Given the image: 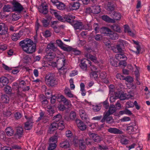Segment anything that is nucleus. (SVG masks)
I'll use <instances>...</instances> for the list:
<instances>
[{
  "instance_id": "nucleus-1",
  "label": "nucleus",
  "mask_w": 150,
  "mask_h": 150,
  "mask_svg": "<svg viewBox=\"0 0 150 150\" xmlns=\"http://www.w3.org/2000/svg\"><path fill=\"white\" fill-rule=\"evenodd\" d=\"M19 45L23 50L27 54H31L35 51V44L30 39L26 38L21 41L19 42Z\"/></svg>"
},
{
  "instance_id": "nucleus-2",
  "label": "nucleus",
  "mask_w": 150,
  "mask_h": 150,
  "mask_svg": "<svg viewBox=\"0 0 150 150\" xmlns=\"http://www.w3.org/2000/svg\"><path fill=\"white\" fill-rule=\"evenodd\" d=\"M45 82L49 86L54 87L56 86L58 82L53 74L46 75L45 77Z\"/></svg>"
},
{
  "instance_id": "nucleus-3",
  "label": "nucleus",
  "mask_w": 150,
  "mask_h": 150,
  "mask_svg": "<svg viewBox=\"0 0 150 150\" xmlns=\"http://www.w3.org/2000/svg\"><path fill=\"white\" fill-rule=\"evenodd\" d=\"M112 114V105L110 104L108 110L107 111H105L104 112L103 117L100 122L102 123H104L106 121L107 122L109 123L112 119V117L109 116Z\"/></svg>"
},
{
  "instance_id": "nucleus-4",
  "label": "nucleus",
  "mask_w": 150,
  "mask_h": 150,
  "mask_svg": "<svg viewBox=\"0 0 150 150\" xmlns=\"http://www.w3.org/2000/svg\"><path fill=\"white\" fill-rule=\"evenodd\" d=\"M114 96L115 97L113 98V99H116L119 98L121 100L128 99L132 97V96L131 95L127 94L122 91H120L118 92H115Z\"/></svg>"
},
{
  "instance_id": "nucleus-5",
  "label": "nucleus",
  "mask_w": 150,
  "mask_h": 150,
  "mask_svg": "<svg viewBox=\"0 0 150 150\" xmlns=\"http://www.w3.org/2000/svg\"><path fill=\"white\" fill-rule=\"evenodd\" d=\"M54 47V45L53 43H50L47 46V49H48L47 52V55L46 56V58L48 59H53L56 58L57 59V57H56V55L54 52H50L49 51V50H53Z\"/></svg>"
},
{
  "instance_id": "nucleus-6",
  "label": "nucleus",
  "mask_w": 150,
  "mask_h": 150,
  "mask_svg": "<svg viewBox=\"0 0 150 150\" xmlns=\"http://www.w3.org/2000/svg\"><path fill=\"white\" fill-rule=\"evenodd\" d=\"M65 59L64 58H60L57 59L56 66L59 70H63L65 69V65L66 64Z\"/></svg>"
},
{
  "instance_id": "nucleus-7",
  "label": "nucleus",
  "mask_w": 150,
  "mask_h": 150,
  "mask_svg": "<svg viewBox=\"0 0 150 150\" xmlns=\"http://www.w3.org/2000/svg\"><path fill=\"white\" fill-rule=\"evenodd\" d=\"M13 5V11L20 12L23 9V7L18 2L14 1L12 2Z\"/></svg>"
},
{
  "instance_id": "nucleus-8",
  "label": "nucleus",
  "mask_w": 150,
  "mask_h": 150,
  "mask_svg": "<svg viewBox=\"0 0 150 150\" xmlns=\"http://www.w3.org/2000/svg\"><path fill=\"white\" fill-rule=\"evenodd\" d=\"M71 25L74 27L75 30H82V22L76 20L73 21Z\"/></svg>"
},
{
  "instance_id": "nucleus-9",
  "label": "nucleus",
  "mask_w": 150,
  "mask_h": 150,
  "mask_svg": "<svg viewBox=\"0 0 150 150\" xmlns=\"http://www.w3.org/2000/svg\"><path fill=\"white\" fill-rule=\"evenodd\" d=\"M88 134L90 137L95 142L98 143L101 140V137L95 133L90 132L88 133Z\"/></svg>"
},
{
  "instance_id": "nucleus-10",
  "label": "nucleus",
  "mask_w": 150,
  "mask_h": 150,
  "mask_svg": "<svg viewBox=\"0 0 150 150\" xmlns=\"http://www.w3.org/2000/svg\"><path fill=\"white\" fill-rule=\"evenodd\" d=\"M91 62L87 59H83L81 61L79 66L83 70H86L87 69V64H90Z\"/></svg>"
},
{
  "instance_id": "nucleus-11",
  "label": "nucleus",
  "mask_w": 150,
  "mask_h": 150,
  "mask_svg": "<svg viewBox=\"0 0 150 150\" xmlns=\"http://www.w3.org/2000/svg\"><path fill=\"white\" fill-rule=\"evenodd\" d=\"M69 139H65L62 141L59 144V146L62 148L67 149L70 147Z\"/></svg>"
},
{
  "instance_id": "nucleus-12",
  "label": "nucleus",
  "mask_w": 150,
  "mask_h": 150,
  "mask_svg": "<svg viewBox=\"0 0 150 150\" xmlns=\"http://www.w3.org/2000/svg\"><path fill=\"white\" fill-rule=\"evenodd\" d=\"M8 28L5 24L0 23V35H6L7 34Z\"/></svg>"
},
{
  "instance_id": "nucleus-13",
  "label": "nucleus",
  "mask_w": 150,
  "mask_h": 150,
  "mask_svg": "<svg viewBox=\"0 0 150 150\" xmlns=\"http://www.w3.org/2000/svg\"><path fill=\"white\" fill-rule=\"evenodd\" d=\"M76 122L78 127L81 130L83 131L86 128V126L81 120L77 119Z\"/></svg>"
},
{
  "instance_id": "nucleus-14",
  "label": "nucleus",
  "mask_w": 150,
  "mask_h": 150,
  "mask_svg": "<svg viewBox=\"0 0 150 150\" xmlns=\"http://www.w3.org/2000/svg\"><path fill=\"white\" fill-rule=\"evenodd\" d=\"M80 4L79 1L71 3L69 4V7L71 10H76L79 8Z\"/></svg>"
},
{
  "instance_id": "nucleus-15",
  "label": "nucleus",
  "mask_w": 150,
  "mask_h": 150,
  "mask_svg": "<svg viewBox=\"0 0 150 150\" xmlns=\"http://www.w3.org/2000/svg\"><path fill=\"white\" fill-rule=\"evenodd\" d=\"M61 100V101L64 104L68 106V107H70L71 106V101L65 98L64 96L62 95H60L59 97H58Z\"/></svg>"
},
{
  "instance_id": "nucleus-16",
  "label": "nucleus",
  "mask_w": 150,
  "mask_h": 150,
  "mask_svg": "<svg viewBox=\"0 0 150 150\" xmlns=\"http://www.w3.org/2000/svg\"><path fill=\"white\" fill-rule=\"evenodd\" d=\"M33 123V120L32 119L29 118L25 123V129L27 130L30 129L32 127Z\"/></svg>"
},
{
  "instance_id": "nucleus-17",
  "label": "nucleus",
  "mask_w": 150,
  "mask_h": 150,
  "mask_svg": "<svg viewBox=\"0 0 150 150\" xmlns=\"http://www.w3.org/2000/svg\"><path fill=\"white\" fill-rule=\"evenodd\" d=\"M121 14L118 12L113 11V24L120 20Z\"/></svg>"
},
{
  "instance_id": "nucleus-18",
  "label": "nucleus",
  "mask_w": 150,
  "mask_h": 150,
  "mask_svg": "<svg viewBox=\"0 0 150 150\" xmlns=\"http://www.w3.org/2000/svg\"><path fill=\"white\" fill-rule=\"evenodd\" d=\"M41 6L42 8H39V11L44 14H47L48 12V11L47 8H46L47 7V5H45L44 3H42L41 4Z\"/></svg>"
},
{
  "instance_id": "nucleus-19",
  "label": "nucleus",
  "mask_w": 150,
  "mask_h": 150,
  "mask_svg": "<svg viewBox=\"0 0 150 150\" xmlns=\"http://www.w3.org/2000/svg\"><path fill=\"white\" fill-rule=\"evenodd\" d=\"M9 83L8 79L5 77H2L0 78V85L3 86H6Z\"/></svg>"
},
{
  "instance_id": "nucleus-20",
  "label": "nucleus",
  "mask_w": 150,
  "mask_h": 150,
  "mask_svg": "<svg viewBox=\"0 0 150 150\" xmlns=\"http://www.w3.org/2000/svg\"><path fill=\"white\" fill-rule=\"evenodd\" d=\"M117 32V33H120L121 30L120 26L118 22L113 24V31Z\"/></svg>"
},
{
  "instance_id": "nucleus-21",
  "label": "nucleus",
  "mask_w": 150,
  "mask_h": 150,
  "mask_svg": "<svg viewBox=\"0 0 150 150\" xmlns=\"http://www.w3.org/2000/svg\"><path fill=\"white\" fill-rule=\"evenodd\" d=\"M22 33V32L21 31L18 33H14L11 37L13 41H16L21 36Z\"/></svg>"
},
{
  "instance_id": "nucleus-22",
  "label": "nucleus",
  "mask_w": 150,
  "mask_h": 150,
  "mask_svg": "<svg viewBox=\"0 0 150 150\" xmlns=\"http://www.w3.org/2000/svg\"><path fill=\"white\" fill-rule=\"evenodd\" d=\"M3 10L4 12H11L13 11V8L11 5H5L3 8Z\"/></svg>"
},
{
  "instance_id": "nucleus-23",
  "label": "nucleus",
  "mask_w": 150,
  "mask_h": 150,
  "mask_svg": "<svg viewBox=\"0 0 150 150\" xmlns=\"http://www.w3.org/2000/svg\"><path fill=\"white\" fill-rule=\"evenodd\" d=\"M101 29L103 31V33L104 34H106V35L110 36V35H111V33L112 31L108 28L103 27Z\"/></svg>"
},
{
  "instance_id": "nucleus-24",
  "label": "nucleus",
  "mask_w": 150,
  "mask_h": 150,
  "mask_svg": "<svg viewBox=\"0 0 150 150\" xmlns=\"http://www.w3.org/2000/svg\"><path fill=\"white\" fill-rule=\"evenodd\" d=\"M119 54H117L115 56V58L116 59L120 61L121 59H124L125 60L127 59V57L126 55L122 53H120Z\"/></svg>"
},
{
  "instance_id": "nucleus-25",
  "label": "nucleus",
  "mask_w": 150,
  "mask_h": 150,
  "mask_svg": "<svg viewBox=\"0 0 150 150\" xmlns=\"http://www.w3.org/2000/svg\"><path fill=\"white\" fill-rule=\"evenodd\" d=\"M23 132V129L22 127H16V135H17L18 137H22Z\"/></svg>"
},
{
  "instance_id": "nucleus-26",
  "label": "nucleus",
  "mask_w": 150,
  "mask_h": 150,
  "mask_svg": "<svg viewBox=\"0 0 150 150\" xmlns=\"http://www.w3.org/2000/svg\"><path fill=\"white\" fill-rule=\"evenodd\" d=\"M7 135L8 136H11L13 135L14 133L13 130L10 127H7L5 129Z\"/></svg>"
},
{
  "instance_id": "nucleus-27",
  "label": "nucleus",
  "mask_w": 150,
  "mask_h": 150,
  "mask_svg": "<svg viewBox=\"0 0 150 150\" xmlns=\"http://www.w3.org/2000/svg\"><path fill=\"white\" fill-rule=\"evenodd\" d=\"M57 8L60 10H63L65 9L66 6L63 3L59 1L56 5Z\"/></svg>"
},
{
  "instance_id": "nucleus-28",
  "label": "nucleus",
  "mask_w": 150,
  "mask_h": 150,
  "mask_svg": "<svg viewBox=\"0 0 150 150\" xmlns=\"http://www.w3.org/2000/svg\"><path fill=\"white\" fill-rule=\"evenodd\" d=\"M101 11L100 6H95L93 7L92 13L95 14H98Z\"/></svg>"
},
{
  "instance_id": "nucleus-29",
  "label": "nucleus",
  "mask_w": 150,
  "mask_h": 150,
  "mask_svg": "<svg viewBox=\"0 0 150 150\" xmlns=\"http://www.w3.org/2000/svg\"><path fill=\"white\" fill-rule=\"evenodd\" d=\"M105 9L109 11V13H110L112 10V4L111 2H108L106 5H105Z\"/></svg>"
},
{
  "instance_id": "nucleus-30",
  "label": "nucleus",
  "mask_w": 150,
  "mask_h": 150,
  "mask_svg": "<svg viewBox=\"0 0 150 150\" xmlns=\"http://www.w3.org/2000/svg\"><path fill=\"white\" fill-rule=\"evenodd\" d=\"M79 112L80 116L82 120H84L86 119V113L83 110H80Z\"/></svg>"
},
{
  "instance_id": "nucleus-31",
  "label": "nucleus",
  "mask_w": 150,
  "mask_h": 150,
  "mask_svg": "<svg viewBox=\"0 0 150 150\" xmlns=\"http://www.w3.org/2000/svg\"><path fill=\"white\" fill-rule=\"evenodd\" d=\"M64 93L69 98H72L74 97L73 95L71 93L70 89L68 88H66L64 90Z\"/></svg>"
},
{
  "instance_id": "nucleus-32",
  "label": "nucleus",
  "mask_w": 150,
  "mask_h": 150,
  "mask_svg": "<svg viewBox=\"0 0 150 150\" xmlns=\"http://www.w3.org/2000/svg\"><path fill=\"white\" fill-rule=\"evenodd\" d=\"M102 19L106 22L108 23H112V19L110 18L107 15H103L102 16Z\"/></svg>"
},
{
  "instance_id": "nucleus-33",
  "label": "nucleus",
  "mask_w": 150,
  "mask_h": 150,
  "mask_svg": "<svg viewBox=\"0 0 150 150\" xmlns=\"http://www.w3.org/2000/svg\"><path fill=\"white\" fill-rule=\"evenodd\" d=\"M57 122H53L50 126V129L51 131H53L58 128Z\"/></svg>"
},
{
  "instance_id": "nucleus-34",
  "label": "nucleus",
  "mask_w": 150,
  "mask_h": 150,
  "mask_svg": "<svg viewBox=\"0 0 150 150\" xmlns=\"http://www.w3.org/2000/svg\"><path fill=\"white\" fill-rule=\"evenodd\" d=\"M59 137L58 134H56L54 136L51 137L50 139V142H54L56 143L57 142L58 138Z\"/></svg>"
},
{
  "instance_id": "nucleus-35",
  "label": "nucleus",
  "mask_w": 150,
  "mask_h": 150,
  "mask_svg": "<svg viewBox=\"0 0 150 150\" xmlns=\"http://www.w3.org/2000/svg\"><path fill=\"white\" fill-rule=\"evenodd\" d=\"M85 56L87 58V59H90L91 60L95 61L96 60V58L90 54L89 53H86L85 54Z\"/></svg>"
},
{
  "instance_id": "nucleus-36",
  "label": "nucleus",
  "mask_w": 150,
  "mask_h": 150,
  "mask_svg": "<svg viewBox=\"0 0 150 150\" xmlns=\"http://www.w3.org/2000/svg\"><path fill=\"white\" fill-rule=\"evenodd\" d=\"M19 83L18 85V88L19 89L20 88L23 89L24 87L26 85V83L25 81L22 80L21 81H19Z\"/></svg>"
},
{
  "instance_id": "nucleus-37",
  "label": "nucleus",
  "mask_w": 150,
  "mask_h": 150,
  "mask_svg": "<svg viewBox=\"0 0 150 150\" xmlns=\"http://www.w3.org/2000/svg\"><path fill=\"white\" fill-rule=\"evenodd\" d=\"M79 141L80 142L79 144L80 149L81 150L85 149H86V146L84 144L83 140L81 139L79 140Z\"/></svg>"
},
{
  "instance_id": "nucleus-38",
  "label": "nucleus",
  "mask_w": 150,
  "mask_h": 150,
  "mask_svg": "<svg viewBox=\"0 0 150 150\" xmlns=\"http://www.w3.org/2000/svg\"><path fill=\"white\" fill-rule=\"evenodd\" d=\"M120 114L122 115L123 114H126L128 115H131L132 113L130 111L127 109H126L125 110H122L120 112Z\"/></svg>"
},
{
  "instance_id": "nucleus-39",
  "label": "nucleus",
  "mask_w": 150,
  "mask_h": 150,
  "mask_svg": "<svg viewBox=\"0 0 150 150\" xmlns=\"http://www.w3.org/2000/svg\"><path fill=\"white\" fill-rule=\"evenodd\" d=\"M125 60L121 61L119 62L118 64H117V63L116 64H113V66H114L115 67H117L118 65L122 66L123 67H125L127 65V63L125 61Z\"/></svg>"
},
{
  "instance_id": "nucleus-40",
  "label": "nucleus",
  "mask_w": 150,
  "mask_h": 150,
  "mask_svg": "<svg viewBox=\"0 0 150 150\" xmlns=\"http://www.w3.org/2000/svg\"><path fill=\"white\" fill-rule=\"evenodd\" d=\"M109 96H110V100L111 102L112 100V85H110L109 86Z\"/></svg>"
},
{
  "instance_id": "nucleus-41",
  "label": "nucleus",
  "mask_w": 150,
  "mask_h": 150,
  "mask_svg": "<svg viewBox=\"0 0 150 150\" xmlns=\"http://www.w3.org/2000/svg\"><path fill=\"white\" fill-rule=\"evenodd\" d=\"M1 99L3 102L8 103L9 101V97L6 95H2L1 97Z\"/></svg>"
},
{
  "instance_id": "nucleus-42",
  "label": "nucleus",
  "mask_w": 150,
  "mask_h": 150,
  "mask_svg": "<svg viewBox=\"0 0 150 150\" xmlns=\"http://www.w3.org/2000/svg\"><path fill=\"white\" fill-rule=\"evenodd\" d=\"M69 117L70 120H74L76 117V112L73 111H71L70 113Z\"/></svg>"
},
{
  "instance_id": "nucleus-43",
  "label": "nucleus",
  "mask_w": 150,
  "mask_h": 150,
  "mask_svg": "<svg viewBox=\"0 0 150 150\" xmlns=\"http://www.w3.org/2000/svg\"><path fill=\"white\" fill-rule=\"evenodd\" d=\"M40 116L38 118L36 121L37 122H38L41 120H42L43 119H44L45 118V117L46 116L45 115V113L41 111L40 113Z\"/></svg>"
},
{
  "instance_id": "nucleus-44",
  "label": "nucleus",
  "mask_w": 150,
  "mask_h": 150,
  "mask_svg": "<svg viewBox=\"0 0 150 150\" xmlns=\"http://www.w3.org/2000/svg\"><path fill=\"white\" fill-rule=\"evenodd\" d=\"M56 146L57 145L55 142H54L53 143H50L48 147V150H53L56 148Z\"/></svg>"
},
{
  "instance_id": "nucleus-45",
  "label": "nucleus",
  "mask_w": 150,
  "mask_h": 150,
  "mask_svg": "<svg viewBox=\"0 0 150 150\" xmlns=\"http://www.w3.org/2000/svg\"><path fill=\"white\" fill-rule=\"evenodd\" d=\"M58 128L60 130H62L64 128V122L63 121H61L57 123Z\"/></svg>"
},
{
  "instance_id": "nucleus-46",
  "label": "nucleus",
  "mask_w": 150,
  "mask_h": 150,
  "mask_svg": "<svg viewBox=\"0 0 150 150\" xmlns=\"http://www.w3.org/2000/svg\"><path fill=\"white\" fill-rule=\"evenodd\" d=\"M91 26L90 24H88L83 25L82 23V30L84 29L88 30H91Z\"/></svg>"
},
{
  "instance_id": "nucleus-47",
  "label": "nucleus",
  "mask_w": 150,
  "mask_h": 150,
  "mask_svg": "<svg viewBox=\"0 0 150 150\" xmlns=\"http://www.w3.org/2000/svg\"><path fill=\"white\" fill-rule=\"evenodd\" d=\"M94 38L95 40L97 41H100L102 39V36L101 34H96L95 36H94Z\"/></svg>"
},
{
  "instance_id": "nucleus-48",
  "label": "nucleus",
  "mask_w": 150,
  "mask_h": 150,
  "mask_svg": "<svg viewBox=\"0 0 150 150\" xmlns=\"http://www.w3.org/2000/svg\"><path fill=\"white\" fill-rule=\"evenodd\" d=\"M56 42L58 45L62 49L64 47V44L62 41L60 40H56Z\"/></svg>"
},
{
  "instance_id": "nucleus-49",
  "label": "nucleus",
  "mask_w": 150,
  "mask_h": 150,
  "mask_svg": "<svg viewBox=\"0 0 150 150\" xmlns=\"http://www.w3.org/2000/svg\"><path fill=\"white\" fill-rule=\"evenodd\" d=\"M120 142L122 144L126 145L128 144L129 140L124 137H121Z\"/></svg>"
},
{
  "instance_id": "nucleus-50",
  "label": "nucleus",
  "mask_w": 150,
  "mask_h": 150,
  "mask_svg": "<svg viewBox=\"0 0 150 150\" xmlns=\"http://www.w3.org/2000/svg\"><path fill=\"white\" fill-rule=\"evenodd\" d=\"M4 91L6 93L10 94L11 91V87L9 86L6 85L4 88Z\"/></svg>"
},
{
  "instance_id": "nucleus-51",
  "label": "nucleus",
  "mask_w": 150,
  "mask_h": 150,
  "mask_svg": "<svg viewBox=\"0 0 150 150\" xmlns=\"http://www.w3.org/2000/svg\"><path fill=\"white\" fill-rule=\"evenodd\" d=\"M61 118V116L60 114H58L57 115L54 116L53 118V120H54L57 122Z\"/></svg>"
},
{
  "instance_id": "nucleus-52",
  "label": "nucleus",
  "mask_w": 150,
  "mask_h": 150,
  "mask_svg": "<svg viewBox=\"0 0 150 150\" xmlns=\"http://www.w3.org/2000/svg\"><path fill=\"white\" fill-rule=\"evenodd\" d=\"M123 132L121 130L115 128H113V133L115 134H122Z\"/></svg>"
},
{
  "instance_id": "nucleus-53",
  "label": "nucleus",
  "mask_w": 150,
  "mask_h": 150,
  "mask_svg": "<svg viewBox=\"0 0 150 150\" xmlns=\"http://www.w3.org/2000/svg\"><path fill=\"white\" fill-rule=\"evenodd\" d=\"M101 108V106L96 105L93 106V109L95 112H98L100 110Z\"/></svg>"
},
{
  "instance_id": "nucleus-54",
  "label": "nucleus",
  "mask_w": 150,
  "mask_h": 150,
  "mask_svg": "<svg viewBox=\"0 0 150 150\" xmlns=\"http://www.w3.org/2000/svg\"><path fill=\"white\" fill-rule=\"evenodd\" d=\"M123 80H125L127 82L130 83H131L133 81L132 78L129 76H127L126 77H124Z\"/></svg>"
},
{
  "instance_id": "nucleus-55",
  "label": "nucleus",
  "mask_w": 150,
  "mask_h": 150,
  "mask_svg": "<svg viewBox=\"0 0 150 150\" xmlns=\"http://www.w3.org/2000/svg\"><path fill=\"white\" fill-rule=\"evenodd\" d=\"M58 97H59V96H58L56 97L55 96H53L52 97L51 100V103L52 104H54L55 101L56 99V98L58 99L59 98H59Z\"/></svg>"
},
{
  "instance_id": "nucleus-56",
  "label": "nucleus",
  "mask_w": 150,
  "mask_h": 150,
  "mask_svg": "<svg viewBox=\"0 0 150 150\" xmlns=\"http://www.w3.org/2000/svg\"><path fill=\"white\" fill-rule=\"evenodd\" d=\"M103 107L106 109H108L109 107V103L108 101L106 100L102 103Z\"/></svg>"
},
{
  "instance_id": "nucleus-57",
  "label": "nucleus",
  "mask_w": 150,
  "mask_h": 150,
  "mask_svg": "<svg viewBox=\"0 0 150 150\" xmlns=\"http://www.w3.org/2000/svg\"><path fill=\"white\" fill-rule=\"evenodd\" d=\"M43 25L45 27H47L49 24V22L47 20L44 19L42 21Z\"/></svg>"
},
{
  "instance_id": "nucleus-58",
  "label": "nucleus",
  "mask_w": 150,
  "mask_h": 150,
  "mask_svg": "<svg viewBox=\"0 0 150 150\" xmlns=\"http://www.w3.org/2000/svg\"><path fill=\"white\" fill-rule=\"evenodd\" d=\"M58 109L61 111H64L66 109V107L64 105L60 104L58 106Z\"/></svg>"
},
{
  "instance_id": "nucleus-59",
  "label": "nucleus",
  "mask_w": 150,
  "mask_h": 150,
  "mask_svg": "<svg viewBox=\"0 0 150 150\" xmlns=\"http://www.w3.org/2000/svg\"><path fill=\"white\" fill-rule=\"evenodd\" d=\"M14 116L16 119H18L21 117L22 115L20 112H17L15 114Z\"/></svg>"
},
{
  "instance_id": "nucleus-60",
  "label": "nucleus",
  "mask_w": 150,
  "mask_h": 150,
  "mask_svg": "<svg viewBox=\"0 0 150 150\" xmlns=\"http://www.w3.org/2000/svg\"><path fill=\"white\" fill-rule=\"evenodd\" d=\"M50 12L51 14H54L55 16H57L58 13H57V11L56 10L50 8Z\"/></svg>"
},
{
  "instance_id": "nucleus-61",
  "label": "nucleus",
  "mask_w": 150,
  "mask_h": 150,
  "mask_svg": "<svg viewBox=\"0 0 150 150\" xmlns=\"http://www.w3.org/2000/svg\"><path fill=\"white\" fill-rule=\"evenodd\" d=\"M12 149H21V147L17 145L13 144L11 145V147Z\"/></svg>"
},
{
  "instance_id": "nucleus-62",
  "label": "nucleus",
  "mask_w": 150,
  "mask_h": 150,
  "mask_svg": "<svg viewBox=\"0 0 150 150\" xmlns=\"http://www.w3.org/2000/svg\"><path fill=\"white\" fill-rule=\"evenodd\" d=\"M12 20L13 21H16L18 20L20 18V16L19 15L14 14L12 15Z\"/></svg>"
},
{
  "instance_id": "nucleus-63",
  "label": "nucleus",
  "mask_w": 150,
  "mask_h": 150,
  "mask_svg": "<svg viewBox=\"0 0 150 150\" xmlns=\"http://www.w3.org/2000/svg\"><path fill=\"white\" fill-rule=\"evenodd\" d=\"M44 36L46 38L50 37L51 36V33L50 31L47 30H45L44 34Z\"/></svg>"
},
{
  "instance_id": "nucleus-64",
  "label": "nucleus",
  "mask_w": 150,
  "mask_h": 150,
  "mask_svg": "<svg viewBox=\"0 0 150 150\" xmlns=\"http://www.w3.org/2000/svg\"><path fill=\"white\" fill-rule=\"evenodd\" d=\"M100 74V78L103 79H105L107 76L106 73L105 72H101Z\"/></svg>"
}]
</instances>
